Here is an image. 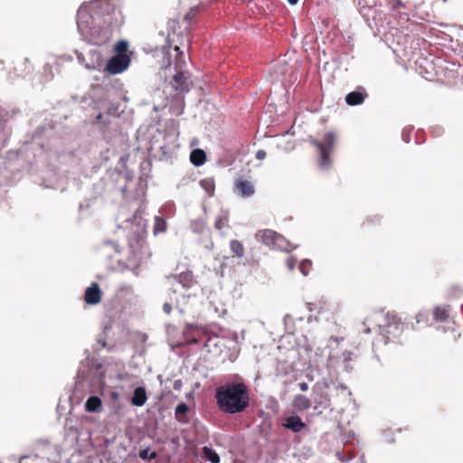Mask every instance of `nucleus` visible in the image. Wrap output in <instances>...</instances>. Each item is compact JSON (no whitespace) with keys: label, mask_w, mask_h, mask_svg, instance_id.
<instances>
[{"label":"nucleus","mask_w":463,"mask_h":463,"mask_svg":"<svg viewBox=\"0 0 463 463\" xmlns=\"http://www.w3.org/2000/svg\"><path fill=\"white\" fill-rule=\"evenodd\" d=\"M129 64L130 58L128 55H114L108 61L106 71L110 74H119L127 70Z\"/></svg>","instance_id":"obj_4"},{"label":"nucleus","mask_w":463,"mask_h":463,"mask_svg":"<svg viewBox=\"0 0 463 463\" xmlns=\"http://www.w3.org/2000/svg\"><path fill=\"white\" fill-rule=\"evenodd\" d=\"M297 260L293 257H288L286 260V265L289 270H293Z\"/></svg>","instance_id":"obj_25"},{"label":"nucleus","mask_w":463,"mask_h":463,"mask_svg":"<svg viewBox=\"0 0 463 463\" xmlns=\"http://www.w3.org/2000/svg\"><path fill=\"white\" fill-rule=\"evenodd\" d=\"M284 426L294 432H299L306 427V424L299 416H291L286 420Z\"/></svg>","instance_id":"obj_8"},{"label":"nucleus","mask_w":463,"mask_h":463,"mask_svg":"<svg viewBox=\"0 0 463 463\" xmlns=\"http://www.w3.org/2000/svg\"><path fill=\"white\" fill-rule=\"evenodd\" d=\"M166 227H167V224H166V222L165 219H163L160 216L155 217L154 228H153V232L155 235L161 233V232H165L166 231Z\"/></svg>","instance_id":"obj_14"},{"label":"nucleus","mask_w":463,"mask_h":463,"mask_svg":"<svg viewBox=\"0 0 463 463\" xmlns=\"http://www.w3.org/2000/svg\"><path fill=\"white\" fill-rule=\"evenodd\" d=\"M227 222H228V216L226 213H223V214L220 215L219 217H217V219L215 221V228L217 230H222L227 226Z\"/></svg>","instance_id":"obj_22"},{"label":"nucleus","mask_w":463,"mask_h":463,"mask_svg":"<svg viewBox=\"0 0 463 463\" xmlns=\"http://www.w3.org/2000/svg\"><path fill=\"white\" fill-rule=\"evenodd\" d=\"M101 118H102V114H101V113H99V114L97 116V119H98V120H99V119H101Z\"/></svg>","instance_id":"obj_32"},{"label":"nucleus","mask_w":463,"mask_h":463,"mask_svg":"<svg viewBox=\"0 0 463 463\" xmlns=\"http://www.w3.org/2000/svg\"><path fill=\"white\" fill-rule=\"evenodd\" d=\"M256 238L269 247L277 248L281 250H289L288 241L275 231H260L256 233Z\"/></svg>","instance_id":"obj_2"},{"label":"nucleus","mask_w":463,"mask_h":463,"mask_svg":"<svg viewBox=\"0 0 463 463\" xmlns=\"http://www.w3.org/2000/svg\"><path fill=\"white\" fill-rule=\"evenodd\" d=\"M299 389H300L302 392H306V391H307V389H308V384H307V383H305V382L300 383H299Z\"/></svg>","instance_id":"obj_29"},{"label":"nucleus","mask_w":463,"mask_h":463,"mask_svg":"<svg viewBox=\"0 0 463 463\" xmlns=\"http://www.w3.org/2000/svg\"><path fill=\"white\" fill-rule=\"evenodd\" d=\"M77 24H78V30L81 33H84V32L86 30V26L84 25V23L80 19H79L78 22H77Z\"/></svg>","instance_id":"obj_27"},{"label":"nucleus","mask_w":463,"mask_h":463,"mask_svg":"<svg viewBox=\"0 0 463 463\" xmlns=\"http://www.w3.org/2000/svg\"><path fill=\"white\" fill-rule=\"evenodd\" d=\"M310 266H311V262L309 260H303L300 263L299 269H300L301 273L304 276H307L308 275Z\"/></svg>","instance_id":"obj_24"},{"label":"nucleus","mask_w":463,"mask_h":463,"mask_svg":"<svg viewBox=\"0 0 463 463\" xmlns=\"http://www.w3.org/2000/svg\"><path fill=\"white\" fill-rule=\"evenodd\" d=\"M288 2L290 5H296V4L298 2V0H288Z\"/></svg>","instance_id":"obj_31"},{"label":"nucleus","mask_w":463,"mask_h":463,"mask_svg":"<svg viewBox=\"0 0 463 463\" xmlns=\"http://www.w3.org/2000/svg\"><path fill=\"white\" fill-rule=\"evenodd\" d=\"M85 302L89 305H97L101 300V291L98 283L94 282L87 288L84 294Z\"/></svg>","instance_id":"obj_5"},{"label":"nucleus","mask_w":463,"mask_h":463,"mask_svg":"<svg viewBox=\"0 0 463 463\" xmlns=\"http://www.w3.org/2000/svg\"><path fill=\"white\" fill-rule=\"evenodd\" d=\"M215 399L219 409L229 414L245 411L250 403L248 387L244 383H235L216 389Z\"/></svg>","instance_id":"obj_1"},{"label":"nucleus","mask_w":463,"mask_h":463,"mask_svg":"<svg viewBox=\"0 0 463 463\" xmlns=\"http://www.w3.org/2000/svg\"><path fill=\"white\" fill-rule=\"evenodd\" d=\"M200 185L208 194L209 196L213 194L215 185L213 178H205L201 180Z\"/></svg>","instance_id":"obj_17"},{"label":"nucleus","mask_w":463,"mask_h":463,"mask_svg":"<svg viewBox=\"0 0 463 463\" xmlns=\"http://www.w3.org/2000/svg\"><path fill=\"white\" fill-rule=\"evenodd\" d=\"M335 142L334 134L328 132L325 135L324 143L312 140L311 143L318 149L320 153V165L326 168L329 165V155Z\"/></svg>","instance_id":"obj_3"},{"label":"nucleus","mask_w":463,"mask_h":463,"mask_svg":"<svg viewBox=\"0 0 463 463\" xmlns=\"http://www.w3.org/2000/svg\"><path fill=\"white\" fill-rule=\"evenodd\" d=\"M310 404V400L302 394L296 395L292 401V406L300 411L307 410Z\"/></svg>","instance_id":"obj_10"},{"label":"nucleus","mask_w":463,"mask_h":463,"mask_svg":"<svg viewBox=\"0 0 463 463\" xmlns=\"http://www.w3.org/2000/svg\"><path fill=\"white\" fill-rule=\"evenodd\" d=\"M173 88L181 93L189 90L188 77L184 71H177L173 77Z\"/></svg>","instance_id":"obj_6"},{"label":"nucleus","mask_w":463,"mask_h":463,"mask_svg":"<svg viewBox=\"0 0 463 463\" xmlns=\"http://www.w3.org/2000/svg\"><path fill=\"white\" fill-rule=\"evenodd\" d=\"M266 157V152L262 149L258 150L256 153V158L258 160H263Z\"/></svg>","instance_id":"obj_26"},{"label":"nucleus","mask_w":463,"mask_h":463,"mask_svg":"<svg viewBox=\"0 0 463 463\" xmlns=\"http://www.w3.org/2000/svg\"><path fill=\"white\" fill-rule=\"evenodd\" d=\"M203 455H204V458L212 463H219L220 462L219 455L212 448L204 447L203 448Z\"/></svg>","instance_id":"obj_18"},{"label":"nucleus","mask_w":463,"mask_h":463,"mask_svg":"<svg viewBox=\"0 0 463 463\" xmlns=\"http://www.w3.org/2000/svg\"><path fill=\"white\" fill-rule=\"evenodd\" d=\"M128 48V43L127 41L121 40L118 41L115 45V51L117 52L116 55H128L126 52Z\"/></svg>","instance_id":"obj_20"},{"label":"nucleus","mask_w":463,"mask_h":463,"mask_svg":"<svg viewBox=\"0 0 463 463\" xmlns=\"http://www.w3.org/2000/svg\"><path fill=\"white\" fill-rule=\"evenodd\" d=\"M163 310L165 314L169 315L172 312V306L169 303H165L163 306Z\"/></svg>","instance_id":"obj_28"},{"label":"nucleus","mask_w":463,"mask_h":463,"mask_svg":"<svg viewBox=\"0 0 463 463\" xmlns=\"http://www.w3.org/2000/svg\"><path fill=\"white\" fill-rule=\"evenodd\" d=\"M139 457L142 459H153V458H156V452H155V451L149 452L148 449H142L139 451Z\"/></svg>","instance_id":"obj_23"},{"label":"nucleus","mask_w":463,"mask_h":463,"mask_svg":"<svg viewBox=\"0 0 463 463\" xmlns=\"http://www.w3.org/2000/svg\"><path fill=\"white\" fill-rule=\"evenodd\" d=\"M175 51L177 52L175 60V70L177 71H183L182 69L184 66H185L184 55L182 52H180V48L178 46L175 47Z\"/></svg>","instance_id":"obj_19"},{"label":"nucleus","mask_w":463,"mask_h":463,"mask_svg":"<svg viewBox=\"0 0 463 463\" xmlns=\"http://www.w3.org/2000/svg\"><path fill=\"white\" fill-rule=\"evenodd\" d=\"M86 67H87L89 70H93V69H94V66H90V65H86Z\"/></svg>","instance_id":"obj_33"},{"label":"nucleus","mask_w":463,"mask_h":463,"mask_svg":"<svg viewBox=\"0 0 463 463\" xmlns=\"http://www.w3.org/2000/svg\"><path fill=\"white\" fill-rule=\"evenodd\" d=\"M369 332H370V328L365 329V333L368 334Z\"/></svg>","instance_id":"obj_34"},{"label":"nucleus","mask_w":463,"mask_h":463,"mask_svg":"<svg viewBox=\"0 0 463 463\" xmlns=\"http://www.w3.org/2000/svg\"><path fill=\"white\" fill-rule=\"evenodd\" d=\"M230 248L232 253L238 258H241L244 255V247L242 243L237 240H232L230 242Z\"/></svg>","instance_id":"obj_15"},{"label":"nucleus","mask_w":463,"mask_h":463,"mask_svg":"<svg viewBox=\"0 0 463 463\" xmlns=\"http://www.w3.org/2000/svg\"><path fill=\"white\" fill-rule=\"evenodd\" d=\"M365 94L363 91L355 90L348 93L345 97V102L350 106L362 104L364 100Z\"/></svg>","instance_id":"obj_11"},{"label":"nucleus","mask_w":463,"mask_h":463,"mask_svg":"<svg viewBox=\"0 0 463 463\" xmlns=\"http://www.w3.org/2000/svg\"><path fill=\"white\" fill-rule=\"evenodd\" d=\"M234 184L236 192L242 197H250L255 192L253 184L248 180L239 178L235 181Z\"/></svg>","instance_id":"obj_7"},{"label":"nucleus","mask_w":463,"mask_h":463,"mask_svg":"<svg viewBox=\"0 0 463 463\" xmlns=\"http://www.w3.org/2000/svg\"><path fill=\"white\" fill-rule=\"evenodd\" d=\"M147 400L146 392L144 387H137L134 390L131 402L134 406H143Z\"/></svg>","instance_id":"obj_9"},{"label":"nucleus","mask_w":463,"mask_h":463,"mask_svg":"<svg viewBox=\"0 0 463 463\" xmlns=\"http://www.w3.org/2000/svg\"><path fill=\"white\" fill-rule=\"evenodd\" d=\"M433 316L437 321H445L448 317L447 311L439 307L434 309Z\"/></svg>","instance_id":"obj_21"},{"label":"nucleus","mask_w":463,"mask_h":463,"mask_svg":"<svg viewBox=\"0 0 463 463\" xmlns=\"http://www.w3.org/2000/svg\"><path fill=\"white\" fill-rule=\"evenodd\" d=\"M424 318H425V317H424V315H422V314H418V315L416 316L417 323L421 322Z\"/></svg>","instance_id":"obj_30"},{"label":"nucleus","mask_w":463,"mask_h":463,"mask_svg":"<svg viewBox=\"0 0 463 463\" xmlns=\"http://www.w3.org/2000/svg\"><path fill=\"white\" fill-rule=\"evenodd\" d=\"M206 155L202 149H194L191 152L190 160L195 166H200L204 164Z\"/></svg>","instance_id":"obj_13"},{"label":"nucleus","mask_w":463,"mask_h":463,"mask_svg":"<svg viewBox=\"0 0 463 463\" xmlns=\"http://www.w3.org/2000/svg\"><path fill=\"white\" fill-rule=\"evenodd\" d=\"M102 405L101 400L98 396H90L85 402V410L89 412H97Z\"/></svg>","instance_id":"obj_12"},{"label":"nucleus","mask_w":463,"mask_h":463,"mask_svg":"<svg viewBox=\"0 0 463 463\" xmlns=\"http://www.w3.org/2000/svg\"><path fill=\"white\" fill-rule=\"evenodd\" d=\"M188 410L189 408L187 404L184 402H181L176 406L175 413L178 421L186 422L184 415L188 411Z\"/></svg>","instance_id":"obj_16"}]
</instances>
